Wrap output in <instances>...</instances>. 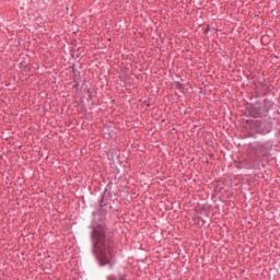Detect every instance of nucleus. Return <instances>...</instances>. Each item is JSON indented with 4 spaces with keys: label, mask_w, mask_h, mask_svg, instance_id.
Returning a JSON list of instances; mask_svg holds the SVG:
<instances>
[{
    "label": "nucleus",
    "mask_w": 280,
    "mask_h": 280,
    "mask_svg": "<svg viewBox=\"0 0 280 280\" xmlns=\"http://www.w3.org/2000/svg\"><path fill=\"white\" fill-rule=\"evenodd\" d=\"M121 280H124V278Z\"/></svg>",
    "instance_id": "nucleus-2"
},
{
    "label": "nucleus",
    "mask_w": 280,
    "mask_h": 280,
    "mask_svg": "<svg viewBox=\"0 0 280 280\" xmlns=\"http://www.w3.org/2000/svg\"><path fill=\"white\" fill-rule=\"evenodd\" d=\"M93 242L94 253H96L101 266L110 264V259H113V248L110 247V242L106 240L104 226L97 225L94 228Z\"/></svg>",
    "instance_id": "nucleus-1"
}]
</instances>
